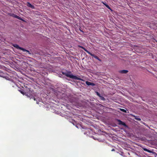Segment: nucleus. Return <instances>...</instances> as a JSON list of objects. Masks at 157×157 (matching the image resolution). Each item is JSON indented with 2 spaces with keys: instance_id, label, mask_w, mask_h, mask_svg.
I'll return each mask as SVG.
<instances>
[{
  "instance_id": "1",
  "label": "nucleus",
  "mask_w": 157,
  "mask_h": 157,
  "mask_svg": "<svg viewBox=\"0 0 157 157\" xmlns=\"http://www.w3.org/2000/svg\"><path fill=\"white\" fill-rule=\"evenodd\" d=\"M63 75L71 78H79L76 76L73 75L71 71H65L62 72Z\"/></svg>"
},
{
  "instance_id": "2",
  "label": "nucleus",
  "mask_w": 157,
  "mask_h": 157,
  "mask_svg": "<svg viewBox=\"0 0 157 157\" xmlns=\"http://www.w3.org/2000/svg\"><path fill=\"white\" fill-rule=\"evenodd\" d=\"M7 75L6 73H4L0 70V77L5 78H9L7 77Z\"/></svg>"
},
{
  "instance_id": "3",
  "label": "nucleus",
  "mask_w": 157,
  "mask_h": 157,
  "mask_svg": "<svg viewBox=\"0 0 157 157\" xmlns=\"http://www.w3.org/2000/svg\"><path fill=\"white\" fill-rule=\"evenodd\" d=\"M117 121L118 122V124L120 125H122L125 127H127V126L126 125V124L122 121H121V120H119V119H117Z\"/></svg>"
},
{
  "instance_id": "4",
  "label": "nucleus",
  "mask_w": 157,
  "mask_h": 157,
  "mask_svg": "<svg viewBox=\"0 0 157 157\" xmlns=\"http://www.w3.org/2000/svg\"><path fill=\"white\" fill-rule=\"evenodd\" d=\"M14 46L17 48V49H20V50H23V51H26L27 52H29V51L28 50H26L25 49L19 47L17 44H15L14 45Z\"/></svg>"
},
{
  "instance_id": "5",
  "label": "nucleus",
  "mask_w": 157,
  "mask_h": 157,
  "mask_svg": "<svg viewBox=\"0 0 157 157\" xmlns=\"http://www.w3.org/2000/svg\"><path fill=\"white\" fill-rule=\"evenodd\" d=\"M128 71L127 70H121L118 71V72L121 74H126L128 73Z\"/></svg>"
},
{
  "instance_id": "6",
  "label": "nucleus",
  "mask_w": 157,
  "mask_h": 157,
  "mask_svg": "<svg viewBox=\"0 0 157 157\" xmlns=\"http://www.w3.org/2000/svg\"><path fill=\"white\" fill-rule=\"evenodd\" d=\"M90 55H91V56H93L94 58L95 59H98L99 61H101V60L97 56H95L94 54H92L91 53Z\"/></svg>"
},
{
  "instance_id": "7",
  "label": "nucleus",
  "mask_w": 157,
  "mask_h": 157,
  "mask_svg": "<svg viewBox=\"0 0 157 157\" xmlns=\"http://www.w3.org/2000/svg\"><path fill=\"white\" fill-rule=\"evenodd\" d=\"M86 84L88 86L91 85V86H94L95 85V84L94 83H93V82H89L88 81L86 82Z\"/></svg>"
},
{
  "instance_id": "8",
  "label": "nucleus",
  "mask_w": 157,
  "mask_h": 157,
  "mask_svg": "<svg viewBox=\"0 0 157 157\" xmlns=\"http://www.w3.org/2000/svg\"><path fill=\"white\" fill-rule=\"evenodd\" d=\"M26 95L28 97L30 98V99H33L35 101L36 100V98H35L34 97H33V96H32L31 97V96H32L31 95V96L29 95V96L28 94H26Z\"/></svg>"
},
{
  "instance_id": "9",
  "label": "nucleus",
  "mask_w": 157,
  "mask_h": 157,
  "mask_svg": "<svg viewBox=\"0 0 157 157\" xmlns=\"http://www.w3.org/2000/svg\"><path fill=\"white\" fill-rule=\"evenodd\" d=\"M27 6L32 9H34V6L29 2H28L27 3Z\"/></svg>"
},
{
  "instance_id": "10",
  "label": "nucleus",
  "mask_w": 157,
  "mask_h": 157,
  "mask_svg": "<svg viewBox=\"0 0 157 157\" xmlns=\"http://www.w3.org/2000/svg\"><path fill=\"white\" fill-rule=\"evenodd\" d=\"M81 48L83 49L88 54L90 55L91 54V53L89 52V51H87L86 49L85 48H84L83 47H81Z\"/></svg>"
},
{
  "instance_id": "11",
  "label": "nucleus",
  "mask_w": 157,
  "mask_h": 157,
  "mask_svg": "<svg viewBox=\"0 0 157 157\" xmlns=\"http://www.w3.org/2000/svg\"><path fill=\"white\" fill-rule=\"evenodd\" d=\"M102 100L105 101V98L103 96H100V97H99Z\"/></svg>"
},
{
  "instance_id": "12",
  "label": "nucleus",
  "mask_w": 157,
  "mask_h": 157,
  "mask_svg": "<svg viewBox=\"0 0 157 157\" xmlns=\"http://www.w3.org/2000/svg\"><path fill=\"white\" fill-rule=\"evenodd\" d=\"M135 119L138 121H140L141 120V119L140 118L138 117H135Z\"/></svg>"
},
{
  "instance_id": "13",
  "label": "nucleus",
  "mask_w": 157,
  "mask_h": 157,
  "mask_svg": "<svg viewBox=\"0 0 157 157\" xmlns=\"http://www.w3.org/2000/svg\"><path fill=\"white\" fill-rule=\"evenodd\" d=\"M120 110L121 111H122L126 113V110L124 109H120Z\"/></svg>"
},
{
  "instance_id": "14",
  "label": "nucleus",
  "mask_w": 157,
  "mask_h": 157,
  "mask_svg": "<svg viewBox=\"0 0 157 157\" xmlns=\"http://www.w3.org/2000/svg\"><path fill=\"white\" fill-rule=\"evenodd\" d=\"M96 93L97 95L99 97H100V96L101 95L100 93H99L98 92H96Z\"/></svg>"
},
{
  "instance_id": "15",
  "label": "nucleus",
  "mask_w": 157,
  "mask_h": 157,
  "mask_svg": "<svg viewBox=\"0 0 157 157\" xmlns=\"http://www.w3.org/2000/svg\"><path fill=\"white\" fill-rule=\"evenodd\" d=\"M105 6H106L107 8L108 9H110V8L109 7V6L107 5V4H105Z\"/></svg>"
},
{
  "instance_id": "16",
  "label": "nucleus",
  "mask_w": 157,
  "mask_h": 157,
  "mask_svg": "<svg viewBox=\"0 0 157 157\" xmlns=\"http://www.w3.org/2000/svg\"><path fill=\"white\" fill-rule=\"evenodd\" d=\"M18 16L17 15H14V17H15V18H17H17L18 17Z\"/></svg>"
},
{
  "instance_id": "17",
  "label": "nucleus",
  "mask_w": 157,
  "mask_h": 157,
  "mask_svg": "<svg viewBox=\"0 0 157 157\" xmlns=\"http://www.w3.org/2000/svg\"><path fill=\"white\" fill-rule=\"evenodd\" d=\"M17 19H19V20H20L21 19V18L19 16H18V17L17 18Z\"/></svg>"
},
{
  "instance_id": "18",
  "label": "nucleus",
  "mask_w": 157,
  "mask_h": 157,
  "mask_svg": "<svg viewBox=\"0 0 157 157\" xmlns=\"http://www.w3.org/2000/svg\"><path fill=\"white\" fill-rule=\"evenodd\" d=\"M144 151H148V150L147 149H144Z\"/></svg>"
},
{
  "instance_id": "19",
  "label": "nucleus",
  "mask_w": 157,
  "mask_h": 157,
  "mask_svg": "<svg viewBox=\"0 0 157 157\" xmlns=\"http://www.w3.org/2000/svg\"><path fill=\"white\" fill-rule=\"evenodd\" d=\"M20 20H21L22 21H24V20L22 18H21V19H20Z\"/></svg>"
},
{
  "instance_id": "20",
  "label": "nucleus",
  "mask_w": 157,
  "mask_h": 157,
  "mask_svg": "<svg viewBox=\"0 0 157 157\" xmlns=\"http://www.w3.org/2000/svg\"><path fill=\"white\" fill-rule=\"evenodd\" d=\"M7 80H11V81H13V80H12V79H7Z\"/></svg>"
},
{
  "instance_id": "21",
  "label": "nucleus",
  "mask_w": 157,
  "mask_h": 157,
  "mask_svg": "<svg viewBox=\"0 0 157 157\" xmlns=\"http://www.w3.org/2000/svg\"><path fill=\"white\" fill-rule=\"evenodd\" d=\"M78 80H82V81H84L83 80V79H77Z\"/></svg>"
},
{
  "instance_id": "22",
  "label": "nucleus",
  "mask_w": 157,
  "mask_h": 157,
  "mask_svg": "<svg viewBox=\"0 0 157 157\" xmlns=\"http://www.w3.org/2000/svg\"><path fill=\"white\" fill-rule=\"evenodd\" d=\"M115 151V150L114 149H113L112 150V151Z\"/></svg>"
},
{
  "instance_id": "23",
  "label": "nucleus",
  "mask_w": 157,
  "mask_h": 157,
  "mask_svg": "<svg viewBox=\"0 0 157 157\" xmlns=\"http://www.w3.org/2000/svg\"><path fill=\"white\" fill-rule=\"evenodd\" d=\"M103 4L105 5V4H106L105 3H103Z\"/></svg>"
},
{
  "instance_id": "24",
  "label": "nucleus",
  "mask_w": 157,
  "mask_h": 157,
  "mask_svg": "<svg viewBox=\"0 0 157 157\" xmlns=\"http://www.w3.org/2000/svg\"><path fill=\"white\" fill-rule=\"evenodd\" d=\"M21 93L23 94V93L22 91L21 92Z\"/></svg>"
},
{
  "instance_id": "25",
  "label": "nucleus",
  "mask_w": 157,
  "mask_h": 157,
  "mask_svg": "<svg viewBox=\"0 0 157 157\" xmlns=\"http://www.w3.org/2000/svg\"><path fill=\"white\" fill-rule=\"evenodd\" d=\"M36 103L37 104H38V102L36 101Z\"/></svg>"
},
{
  "instance_id": "26",
  "label": "nucleus",
  "mask_w": 157,
  "mask_h": 157,
  "mask_svg": "<svg viewBox=\"0 0 157 157\" xmlns=\"http://www.w3.org/2000/svg\"><path fill=\"white\" fill-rule=\"evenodd\" d=\"M67 79L68 81H70V79Z\"/></svg>"
}]
</instances>
